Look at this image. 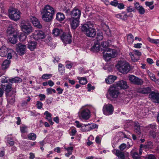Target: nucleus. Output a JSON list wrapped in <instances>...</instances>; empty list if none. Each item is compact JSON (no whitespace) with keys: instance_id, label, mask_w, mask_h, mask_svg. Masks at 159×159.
<instances>
[{"instance_id":"nucleus-33","label":"nucleus","mask_w":159,"mask_h":159,"mask_svg":"<svg viewBox=\"0 0 159 159\" xmlns=\"http://www.w3.org/2000/svg\"><path fill=\"white\" fill-rule=\"evenodd\" d=\"M62 33L63 31L61 29L58 28H55L52 31V34L56 36L62 34Z\"/></svg>"},{"instance_id":"nucleus-26","label":"nucleus","mask_w":159,"mask_h":159,"mask_svg":"<svg viewBox=\"0 0 159 159\" xmlns=\"http://www.w3.org/2000/svg\"><path fill=\"white\" fill-rule=\"evenodd\" d=\"M116 79V76L113 75H110L106 79L105 81L107 83L110 84L113 83Z\"/></svg>"},{"instance_id":"nucleus-41","label":"nucleus","mask_w":159,"mask_h":159,"mask_svg":"<svg viewBox=\"0 0 159 159\" xmlns=\"http://www.w3.org/2000/svg\"><path fill=\"white\" fill-rule=\"evenodd\" d=\"M28 137L30 140H34L36 138V135L34 133H30L28 134Z\"/></svg>"},{"instance_id":"nucleus-22","label":"nucleus","mask_w":159,"mask_h":159,"mask_svg":"<svg viewBox=\"0 0 159 159\" xmlns=\"http://www.w3.org/2000/svg\"><path fill=\"white\" fill-rule=\"evenodd\" d=\"M116 86L122 89H126L128 87L126 82L123 80L118 82L116 83Z\"/></svg>"},{"instance_id":"nucleus-57","label":"nucleus","mask_w":159,"mask_h":159,"mask_svg":"<svg viewBox=\"0 0 159 159\" xmlns=\"http://www.w3.org/2000/svg\"><path fill=\"white\" fill-rule=\"evenodd\" d=\"M63 11L67 15H70V13L71 12L70 11V10L69 9H68L67 8L65 7L63 9Z\"/></svg>"},{"instance_id":"nucleus-32","label":"nucleus","mask_w":159,"mask_h":159,"mask_svg":"<svg viewBox=\"0 0 159 159\" xmlns=\"http://www.w3.org/2000/svg\"><path fill=\"white\" fill-rule=\"evenodd\" d=\"M10 62V61L9 60H5L2 64V68L4 70L7 69L9 66Z\"/></svg>"},{"instance_id":"nucleus-64","label":"nucleus","mask_w":159,"mask_h":159,"mask_svg":"<svg viewBox=\"0 0 159 159\" xmlns=\"http://www.w3.org/2000/svg\"><path fill=\"white\" fill-rule=\"evenodd\" d=\"M110 4L113 6H116L118 4V2L116 0H114L111 2Z\"/></svg>"},{"instance_id":"nucleus-31","label":"nucleus","mask_w":159,"mask_h":159,"mask_svg":"<svg viewBox=\"0 0 159 159\" xmlns=\"http://www.w3.org/2000/svg\"><path fill=\"white\" fill-rule=\"evenodd\" d=\"M116 155L118 157L119 159H125L124 153L119 150L116 151Z\"/></svg>"},{"instance_id":"nucleus-43","label":"nucleus","mask_w":159,"mask_h":159,"mask_svg":"<svg viewBox=\"0 0 159 159\" xmlns=\"http://www.w3.org/2000/svg\"><path fill=\"white\" fill-rule=\"evenodd\" d=\"M96 39L97 42H99L102 40L103 39L102 33L100 32L98 33Z\"/></svg>"},{"instance_id":"nucleus-61","label":"nucleus","mask_w":159,"mask_h":159,"mask_svg":"<svg viewBox=\"0 0 159 159\" xmlns=\"http://www.w3.org/2000/svg\"><path fill=\"white\" fill-rule=\"evenodd\" d=\"M134 54L135 55H137L139 56H141V52H140L138 50H134Z\"/></svg>"},{"instance_id":"nucleus-58","label":"nucleus","mask_w":159,"mask_h":159,"mask_svg":"<svg viewBox=\"0 0 159 159\" xmlns=\"http://www.w3.org/2000/svg\"><path fill=\"white\" fill-rule=\"evenodd\" d=\"M87 88L88 89V91H90L91 90H93L95 87L94 86H92L91 84H89L87 85Z\"/></svg>"},{"instance_id":"nucleus-45","label":"nucleus","mask_w":159,"mask_h":159,"mask_svg":"<svg viewBox=\"0 0 159 159\" xmlns=\"http://www.w3.org/2000/svg\"><path fill=\"white\" fill-rule=\"evenodd\" d=\"M27 127L25 125H22L20 126V130L21 133H26L27 131Z\"/></svg>"},{"instance_id":"nucleus-6","label":"nucleus","mask_w":159,"mask_h":159,"mask_svg":"<svg viewBox=\"0 0 159 159\" xmlns=\"http://www.w3.org/2000/svg\"><path fill=\"white\" fill-rule=\"evenodd\" d=\"M79 117L80 119L88 120L90 117V111L87 109L80 110L79 113Z\"/></svg>"},{"instance_id":"nucleus-60","label":"nucleus","mask_w":159,"mask_h":159,"mask_svg":"<svg viewBox=\"0 0 159 159\" xmlns=\"http://www.w3.org/2000/svg\"><path fill=\"white\" fill-rule=\"evenodd\" d=\"M39 97L40 98V100L41 101H43L46 98V96L44 94H40L39 95Z\"/></svg>"},{"instance_id":"nucleus-47","label":"nucleus","mask_w":159,"mask_h":159,"mask_svg":"<svg viewBox=\"0 0 159 159\" xmlns=\"http://www.w3.org/2000/svg\"><path fill=\"white\" fill-rule=\"evenodd\" d=\"M44 39V41L47 43L50 42L52 40L51 37L49 35H45Z\"/></svg>"},{"instance_id":"nucleus-49","label":"nucleus","mask_w":159,"mask_h":159,"mask_svg":"<svg viewBox=\"0 0 159 159\" xmlns=\"http://www.w3.org/2000/svg\"><path fill=\"white\" fill-rule=\"evenodd\" d=\"M44 115L46 116V119L48 120H50L52 119L51 118V114L48 111H46L44 113Z\"/></svg>"},{"instance_id":"nucleus-55","label":"nucleus","mask_w":159,"mask_h":159,"mask_svg":"<svg viewBox=\"0 0 159 159\" xmlns=\"http://www.w3.org/2000/svg\"><path fill=\"white\" fill-rule=\"evenodd\" d=\"M145 159H156L154 155L152 154L149 155L145 157Z\"/></svg>"},{"instance_id":"nucleus-39","label":"nucleus","mask_w":159,"mask_h":159,"mask_svg":"<svg viewBox=\"0 0 159 159\" xmlns=\"http://www.w3.org/2000/svg\"><path fill=\"white\" fill-rule=\"evenodd\" d=\"M127 41L129 44L132 43L134 41V37L131 34H129L127 35Z\"/></svg>"},{"instance_id":"nucleus-20","label":"nucleus","mask_w":159,"mask_h":159,"mask_svg":"<svg viewBox=\"0 0 159 159\" xmlns=\"http://www.w3.org/2000/svg\"><path fill=\"white\" fill-rule=\"evenodd\" d=\"M30 20L34 26L36 27L39 28H41L42 25L37 18L34 16H31L30 17Z\"/></svg>"},{"instance_id":"nucleus-19","label":"nucleus","mask_w":159,"mask_h":159,"mask_svg":"<svg viewBox=\"0 0 159 159\" xmlns=\"http://www.w3.org/2000/svg\"><path fill=\"white\" fill-rule=\"evenodd\" d=\"M135 8L138 11L139 13L141 15H143L145 13V10L142 6H140L138 2H136L134 4Z\"/></svg>"},{"instance_id":"nucleus-37","label":"nucleus","mask_w":159,"mask_h":159,"mask_svg":"<svg viewBox=\"0 0 159 159\" xmlns=\"http://www.w3.org/2000/svg\"><path fill=\"white\" fill-rule=\"evenodd\" d=\"M77 79L79 80V83L82 85L85 84L87 82V79L84 77H78Z\"/></svg>"},{"instance_id":"nucleus-27","label":"nucleus","mask_w":159,"mask_h":159,"mask_svg":"<svg viewBox=\"0 0 159 159\" xmlns=\"http://www.w3.org/2000/svg\"><path fill=\"white\" fill-rule=\"evenodd\" d=\"M7 32L8 35L10 36L11 34H13L15 33H17V32H16L15 29L13 28V26L10 25L7 30Z\"/></svg>"},{"instance_id":"nucleus-8","label":"nucleus","mask_w":159,"mask_h":159,"mask_svg":"<svg viewBox=\"0 0 159 159\" xmlns=\"http://www.w3.org/2000/svg\"><path fill=\"white\" fill-rule=\"evenodd\" d=\"M129 80L132 83L138 85H141L143 83V80L140 79L134 76V75H131L128 77Z\"/></svg>"},{"instance_id":"nucleus-63","label":"nucleus","mask_w":159,"mask_h":159,"mask_svg":"<svg viewBox=\"0 0 159 159\" xmlns=\"http://www.w3.org/2000/svg\"><path fill=\"white\" fill-rule=\"evenodd\" d=\"M142 44L141 43H138L134 44V47L136 48H140L141 47Z\"/></svg>"},{"instance_id":"nucleus-11","label":"nucleus","mask_w":159,"mask_h":159,"mask_svg":"<svg viewBox=\"0 0 159 159\" xmlns=\"http://www.w3.org/2000/svg\"><path fill=\"white\" fill-rule=\"evenodd\" d=\"M61 39L66 43H70L72 40V36L70 33H64L61 37Z\"/></svg>"},{"instance_id":"nucleus-1","label":"nucleus","mask_w":159,"mask_h":159,"mask_svg":"<svg viewBox=\"0 0 159 159\" xmlns=\"http://www.w3.org/2000/svg\"><path fill=\"white\" fill-rule=\"evenodd\" d=\"M112 41L108 40L107 41L102 43L100 46L101 51H103V56L105 60L109 61L112 58L116 57L117 55L116 51L115 49H110L108 48L111 44Z\"/></svg>"},{"instance_id":"nucleus-15","label":"nucleus","mask_w":159,"mask_h":159,"mask_svg":"<svg viewBox=\"0 0 159 159\" xmlns=\"http://www.w3.org/2000/svg\"><path fill=\"white\" fill-rule=\"evenodd\" d=\"M70 24L72 28L75 29L79 25V19L77 18H69Z\"/></svg>"},{"instance_id":"nucleus-2","label":"nucleus","mask_w":159,"mask_h":159,"mask_svg":"<svg viewBox=\"0 0 159 159\" xmlns=\"http://www.w3.org/2000/svg\"><path fill=\"white\" fill-rule=\"evenodd\" d=\"M82 31L89 37H94L96 34V30L92 24L90 23L84 24L82 26Z\"/></svg>"},{"instance_id":"nucleus-54","label":"nucleus","mask_w":159,"mask_h":159,"mask_svg":"<svg viewBox=\"0 0 159 159\" xmlns=\"http://www.w3.org/2000/svg\"><path fill=\"white\" fill-rule=\"evenodd\" d=\"M43 103L39 101H37L36 102V106L37 108L39 109H41L43 106Z\"/></svg>"},{"instance_id":"nucleus-29","label":"nucleus","mask_w":159,"mask_h":159,"mask_svg":"<svg viewBox=\"0 0 159 159\" xmlns=\"http://www.w3.org/2000/svg\"><path fill=\"white\" fill-rule=\"evenodd\" d=\"M37 43L35 41H31L29 43L28 48L31 51H33L36 48Z\"/></svg>"},{"instance_id":"nucleus-4","label":"nucleus","mask_w":159,"mask_h":159,"mask_svg":"<svg viewBox=\"0 0 159 159\" xmlns=\"http://www.w3.org/2000/svg\"><path fill=\"white\" fill-rule=\"evenodd\" d=\"M20 27L22 30L26 34H29L33 31L32 27L30 24L25 22H22Z\"/></svg>"},{"instance_id":"nucleus-14","label":"nucleus","mask_w":159,"mask_h":159,"mask_svg":"<svg viewBox=\"0 0 159 159\" xmlns=\"http://www.w3.org/2000/svg\"><path fill=\"white\" fill-rule=\"evenodd\" d=\"M42 18L43 20L46 22H49L53 18L54 15L48 13L43 11L42 13Z\"/></svg>"},{"instance_id":"nucleus-10","label":"nucleus","mask_w":159,"mask_h":159,"mask_svg":"<svg viewBox=\"0 0 159 159\" xmlns=\"http://www.w3.org/2000/svg\"><path fill=\"white\" fill-rule=\"evenodd\" d=\"M108 93L111 97L114 98L118 97L119 92L116 87H111L108 90Z\"/></svg>"},{"instance_id":"nucleus-44","label":"nucleus","mask_w":159,"mask_h":159,"mask_svg":"<svg viewBox=\"0 0 159 159\" xmlns=\"http://www.w3.org/2000/svg\"><path fill=\"white\" fill-rule=\"evenodd\" d=\"M8 54L7 57V58L8 59H10L12 58V54L13 53H14V52L11 49H8Z\"/></svg>"},{"instance_id":"nucleus-59","label":"nucleus","mask_w":159,"mask_h":159,"mask_svg":"<svg viewBox=\"0 0 159 159\" xmlns=\"http://www.w3.org/2000/svg\"><path fill=\"white\" fill-rule=\"evenodd\" d=\"M105 26L107 28V29L106 30H104L106 32V34L108 35H110L111 33L110 31V30L109 29V28L106 25H105Z\"/></svg>"},{"instance_id":"nucleus-62","label":"nucleus","mask_w":159,"mask_h":159,"mask_svg":"<svg viewBox=\"0 0 159 159\" xmlns=\"http://www.w3.org/2000/svg\"><path fill=\"white\" fill-rule=\"evenodd\" d=\"M151 146H152V142L150 141H149L148 142L147 145H146L144 147L145 148H149L150 147H151Z\"/></svg>"},{"instance_id":"nucleus-52","label":"nucleus","mask_w":159,"mask_h":159,"mask_svg":"<svg viewBox=\"0 0 159 159\" xmlns=\"http://www.w3.org/2000/svg\"><path fill=\"white\" fill-rule=\"evenodd\" d=\"M46 91L47 94H52V92L54 93H55L56 92V91L55 89H52L51 88H48L47 89Z\"/></svg>"},{"instance_id":"nucleus-24","label":"nucleus","mask_w":159,"mask_h":159,"mask_svg":"<svg viewBox=\"0 0 159 159\" xmlns=\"http://www.w3.org/2000/svg\"><path fill=\"white\" fill-rule=\"evenodd\" d=\"M99 42L95 43L90 48L91 50L93 52L101 51V48H100Z\"/></svg>"},{"instance_id":"nucleus-12","label":"nucleus","mask_w":159,"mask_h":159,"mask_svg":"<svg viewBox=\"0 0 159 159\" xmlns=\"http://www.w3.org/2000/svg\"><path fill=\"white\" fill-rule=\"evenodd\" d=\"M81 11L76 7H75L71 11V18H77L79 19L81 15Z\"/></svg>"},{"instance_id":"nucleus-42","label":"nucleus","mask_w":159,"mask_h":159,"mask_svg":"<svg viewBox=\"0 0 159 159\" xmlns=\"http://www.w3.org/2000/svg\"><path fill=\"white\" fill-rule=\"evenodd\" d=\"M85 126H87L88 128H89L88 129H87V131H89L90 130L93 129L95 128H97L98 127V125H96L95 124H92L90 125V126L89 125H86Z\"/></svg>"},{"instance_id":"nucleus-51","label":"nucleus","mask_w":159,"mask_h":159,"mask_svg":"<svg viewBox=\"0 0 159 159\" xmlns=\"http://www.w3.org/2000/svg\"><path fill=\"white\" fill-rule=\"evenodd\" d=\"M135 8L132 6H129L126 9L127 11L128 12H131L132 11L135 12Z\"/></svg>"},{"instance_id":"nucleus-53","label":"nucleus","mask_w":159,"mask_h":159,"mask_svg":"<svg viewBox=\"0 0 159 159\" xmlns=\"http://www.w3.org/2000/svg\"><path fill=\"white\" fill-rule=\"evenodd\" d=\"M126 147V145L125 143H123L119 147V148L121 151H123Z\"/></svg>"},{"instance_id":"nucleus-40","label":"nucleus","mask_w":159,"mask_h":159,"mask_svg":"<svg viewBox=\"0 0 159 159\" xmlns=\"http://www.w3.org/2000/svg\"><path fill=\"white\" fill-rule=\"evenodd\" d=\"M156 130H150L149 133L150 136L152 137L153 138L155 139L157 135H158V133L156 132Z\"/></svg>"},{"instance_id":"nucleus-38","label":"nucleus","mask_w":159,"mask_h":159,"mask_svg":"<svg viewBox=\"0 0 159 159\" xmlns=\"http://www.w3.org/2000/svg\"><path fill=\"white\" fill-rule=\"evenodd\" d=\"M65 149L68 152L67 153L65 154V156L68 157L70 155L72 154V151L73 150V147H70L67 148H65Z\"/></svg>"},{"instance_id":"nucleus-25","label":"nucleus","mask_w":159,"mask_h":159,"mask_svg":"<svg viewBox=\"0 0 159 159\" xmlns=\"http://www.w3.org/2000/svg\"><path fill=\"white\" fill-rule=\"evenodd\" d=\"M8 49L5 46H3L0 48V55L2 57L6 56L8 52Z\"/></svg>"},{"instance_id":"nucleus-17","label":"nucleus","mask_w":159,"mask_h":159,"mask_svg":"<svg viewBox=\"0 0 159 159\" xmlns=\"http://www.w3.org/2000/svg\"><path fill=\"white\" fill-rule=\"evenodd\" d=\"M1 87L3 91H5L6 95L7 96L8 95L9 93L11 91L12 85L9 83L5 84H2L1 85Z\"/></svg>"},{"instance_id":"nucleus-7","label":"nucleus","mask_w":159,"mask_h":159,"mask_svg":"<svg viewBox=\"0 0 159 159\" xmlns=\"http://www.w3.org/2000/svg\"><path fill=\"white\" fill-rule=\"evenodd\" d=\"M114 111V107L110 104L105 105L103 108V111L104 114L108 116L112 114Z\"/></svg>"},{"instance_id":"nucleus-35","label":"nucleus","mask_w":159,"mask_h":159,"mask_svg":"<svg viewBox=\"0 0 159 159\" xmlns=\"http://www.w3.org/2000/svg\"><path fill=\"white\" fill-rule=\"evenodd\" d=\"M131 155L133 159H140L141 156L137 152L134 151H131Z\"/></svg>"},{"instance_id":"nucleus-9","label":"nucleus","mask_w":159,"mask_h":159,"mask_svg":"<svg viewBox=\"0 0 159 159\" xmlns=\"http://www.w3.org/2000/svg\"><path fill=\"white\" fill-rule=\"evenodd\" d=\"M26 46L25 45L19 43L16 44V49L20 55L24 54L26 52Z\"/></svg>"},{"instance_id":"nucleus-23","label":"nucleus","mask_w":159,"mask_h":159,"mask_svg":"<svg viewBox=\"0 0 159 159\" xmlns=\"http://www.w3.org/2000/svg\"><path fill=\"white\" fill-rule=\"evenodd\" d=\"M17 33H15L13 34H11L9 36L8 40L12 44L16 43L17 41Z\"/></svg>"},{"instance_id":"nucleus-48","label":"nucleus","mask_w":159,"mask_h":159,"mask_svg":"<svg viewBox=\"0 0 159 159\" xmlns=\"http://www.w3.org/2000/svg\"><path fill=\"white\" fill-rule=\"evenodd\" d=\"M52 76L51 74H43L41 78L43 79H48L50 78Z\"/></svg>"},{"instance_id":"nucleus-46","label":"nucleus","mask_w":159,"mask_h":159,"mask_svg":"<svg viewBox=\"0 0 159 159\" xmlns=\"http://www.w3.org/2000/svg\"><path fill=\"white\" fill-rule=\"evenodd\" d=\"M145 5L149 7L151 10L153 9L154 8V6H152L153 4V1H152L151 2H145Z\"/></svg>"},{"instance_id":"nucleus-16","label":"nucleus","mask_w":159,"mask_h":159,"mask_svg":"<svg viewBox=\"0 0 159 159\" xmlns=\"http://www.w3.org/2000/svg\"><path fill=\"white\" fill-rule=\"evenodd\" d=\"M149 97L155 103H159V93L152 92L149 95Z\"/></svg>"},{"instance_id":"nucleus-13","label":"nucleus","mask_w":159,"mask_h":159,"mask_svg":"<svg viewBox=\"0 0 159 159\" xmlns=\"http://www.w3.org/2000/svg\"><path fill=\"white\" fill-rule=\"evenodd\" d=\"M33 37L36 40L43 39L45 37L44 33L41 30L36 31L33 34Z\"/></svg>"},{"instance_id":"nucleus-50","label":"nucleus","mask_w":159,"mask_h":159,"mask_svg":"<svg viewBox=\"0 0 159 159\" xmlns=\"http://www.w3.org/2000/svg\"><path fill=\"white\" fill-rule=\"evenodd\" d=\"M9 79L8 77H3L1 80V82L2 83V84H5V83H8V81H9V79Z\"/></svg>"},{"instance_id":"nucleus-28","label":"nucleus","mask_w":159,"mask_h":159,"mask_svg":"<svg viewBox=\"0 0 159 159\" xmlns=\"http://www.w3.org/2000/svg\"><path fill=\"white\" fill-rule=\"evenodd\" d=\"M134 131L138 134H141V126L139 123H135L134 125Z\"/></svg>"},{"instance_id":"nucleus-56","label":"nucleus","mask_w":159,"mask_h":159,"mask_svg":"<svg viewBox=\"0 0 159 159\" xmlns=\"http://www.w3.org/2000/svg\"><path fill=\"white\" fill-rule=\"evenodd\" d=\"M148 75L150 76L151 79L153 81H154L156 78L155 76L153 74L149 72L148 73Z\"/></svg>"},{"instance_id":"nucleus-18","label":"nucleus","mask_w":159,"mask_h":159,"mask_svg":"<svg viewBox=\"0 0 159 159\" xmlns=\"http://www.w3.org/2000/svg\"><path fill=\"white\" fill-rule=\"evenodd\" d=\"M137 93L143 94H147L149 93L151 89L149 87L141 88L139 87L136 89Z\"/></svg>"},{"instance_id":"nucleus-36","label":"nucleus","mask_w":159,"mask_h":159,"mask_svg":"<svg viewBox=\"0 0 159 159\" xmlns=\"http://www.w3.org/2000/svg\"><path fill=\"white\" fill-rule=\"evenodd\" d=\"M56 19L58 21H61L65 19V16L63 14L58 12L57 14Z\"/></svg>"},{"instance_id":"nucleus-3","label":"nucleus","mask_w":159,"mask_h":159,"mask_svg":"<svg viewBox=\"0 0 159 159\" xmlns=\"http://www.w3.org/2000/svg\"><path fill=\"white\" fill-rule=\"evenodd\" d=\"M119 71L123 74H126L130 70V67L128 63L125 61H120L116 65Z\"/></svg>"},{"instance_id":"nucleus-5","label":"nucleus","mask_w":159,"mask_h":159,"mask_svg":"<svg viewBox=\"0 0 159 159\" xmlns=\"http://www.w3.org/2000/svg\"><path fill=\"white\" fill-rule=\"evenodd\" d=\"M8 16L11 19L16 21L20 18V13L15 8H12L9 10Z\"/></svg>"},{"instance_id":"nucleus-30","label":"nucleus","mask_w":159,"mask_h":159,"mask_svg":"<svg viewBox=\"0 0 159 159\" xmlns=\"http://www.w3.org/2000/svg\"><path fill=\"white\" fill-rule=\"evenodd\" d=\"M22 81V79L18 77H16L9 79V82L11 83H19L21 82Z\"/></svg>"},{"instance_id":"nucleus-21","label":"nucleus","mask_w":159,"mask_h":159,"mask_svg":"<svg viewBox=\"0 0 159 159\" xmlns=\"http://www.w3.org/2000/svg\"><path fill=\"white\" fill-rule=\"evenodd\" d=\"M43 11L47 12V13H48L49 14V13H50L51 14L54 15L55 14L54 9L52 7L48 5L45 6L44 7L43 9Z\"/></svg>"},{"instance_id":"nucleus-34","label":"nucleus","mask_w":159,"mask_h":159,"mask_svg":"<svg viewBox=\"0 0 159 159\" xmlns=\"http://www.w3.org/2000/svg\"><path fill=\"white\" fill-rule=\"evenodd\" d=\"M116 16L117 18L125 20L127 19L128 16L126 14L122 13L121 14H119L116 15Z\"/></svg>"}]
</instances>
